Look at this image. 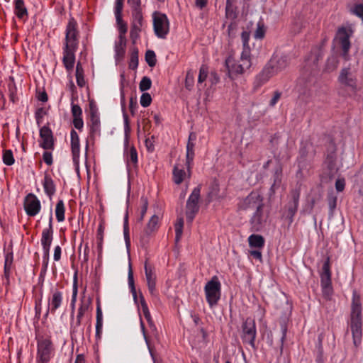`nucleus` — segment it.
I'll return each mask as SVG.
<instances>
[{
    "label": "nucleus",
    "mask_w": 363,
    "mask_h": 363,
    "mask_svg": "<svg viewBox=\"0 0 363 363\" xmlns=\"http://www.w3.org/2000/svg\"><path fill=\"white\" fill-rule=\"evenodd\" d=\"M40 136L42 140L41 147L45 150H50L53 147V137L51 130L43 126L40 130Z\"/></svg>",
    "instance_id": "obj_20"
},
{
    "label": "nucleus",
    "mask_w": 363,
    "mask_h": 363,
    "mask_svg": "<svg viewBox=\"0 0 363 363\" xmlns=\"http://www.w3.org/2000/svg\"><path fill=\"white\" fill-rule=\"evenodd\" d=\"M145 273L148 290L152 295H154L156 289V274L147 261L145 263Z\"/></svg>",
    "instance_id": "obj_18"
},
{
    "label": "nucleus",
    "mask_w": 363,
    "mask_h": 363,
    "mask_svg": "<svg viewBox=\"0 0 363 363\" xmlns=\"http://www.w3.org/2000/svg\"><path fill=\"white\" fill-rule=\"evenodd\" d=\"M320 282L321 285H328L331 284V274L328 261L325 262L323 265L322 273L320 275Z\"/></svg>",
    "instance_id": "obj_30"
},
{
    "label": "nucleus",
    "mask_w": 363,
    "mask_h": 363,
    "mask_svg": "<svg viewBox=\"0 0 363 363\" xmlns=\"http://www.w3.org/2000/svg\"><path fill=\"white\" fill-rule=\"evenodd\" d=\"M13 261L12 254H7L5 257L4 263V275L6 278L9 277L11 264Z\"/></svg>",
    "instance_id": "obj_44"
},
{
    "label": "nucleus",
    "mask_w": 363,
    "mask_h": 363,
    "mask_svg": "<svg viewBox=\"0 0 363 363\" xmlns=\"http://www.w3.org/2000/svg\"><path fill=\"white\" fill-rule=\"evenodd\" d=\"M325 164L328 166V168L330 170L329 174L333 176L337 171V167L336 165V155H335V148L333 145L330 146V150L327 154Z\"/></svg>",
    "instance_id": "obj_24"
},
{
    "label": "nucleus",
    "mask_w": 363,
    "mask_h": 363,
    "mask_svg": "<svg viewBox=\"0 0 363 363\" xmlns=\"http://www.w3.org/2000/svg\"><path fill=\"white\" fill-rule=\"evenodd\" d=\"M132 16H133L132 26L135 27V28L136 30L138 29V28H141V27L143 26V21L141 9L133 10Z\"/></svg>",
    "instance_id": "obj_33"
},
{
    "label": "nucleus",
    "mask_w": 363,
    "mask_h": 363,
    "mask_svg": "<svg viewBox=\"0 0 363 363\" xmlns=\"http://www.w3.org/2000/svg\"><path fill=\"white\" fill-rule=\"evenodd\" d=\"M354 30L351 26H341L338 28L335 41L342 50V55L345 60H348V52L351 48L350 38Z\"/></svg>",
    "instance_id": "obj_3"
},
{
    "label": "nucleus",
    "mask_w": 363,
    "mask_h": 363,
    "mask_svg": "<svg viewBox=\"0 0 363 363\" xmlns=\"http://www.w3.org/2000/svg\"><path fill=\"white\" fill-rule=\"evenodd\" d=\"M140 30H141V28H138V29L136 30L135 28V27L131 26L130 35V38L133 40V42H135L136 40V39L138 38L139 33L140 32Z\"/></svg>",
    "instance_id": "obj_62"
},
{
    "label": "nucleus",
    "mask_w": 363,
    "mask_h": 363,
    "mask_svg": "<svg viewBox=\"0 0 363 363\" xmlns=\"http://www.w3.org/2000/svg\"><path fill=\"white\" fill-rule=\"evenodd\" d=\"M206 298L211 307L217 305L221 294V284L216 276H213L204 287Z\"/></svg>",
    "instance_id": "obj_4"
},
{
    "label": "nucleus",
    "mask_w": 363,
    "mask_h": 363,
    "mask_svg": "<svg viewBox=\"0 0 363 363\" xmlns=\"http://www.w3.org/2000/svg\"><path fill=\"white\" fill-rule=\"evenodd\" d=\"M89 306H90L89 301H83L82 302V304L80 305V306L78 309V313H77V323H76L77 325H79L81 324L82 318L84 316V313L88 311Z\"/></svg>",
    "instance_id": "obj_37"
},
{
    "label": "nucleus",
    "mask_w": 363,
    "mask_h": 363,
    "mask_svg": "<svg viewBox=\"0 0 363 363\" xmlns=\"http://www.w3.org/2000/svg\"><path fill=\"white\" fill-rule=\"evenodd\" d=\"M289 65L288 57L282 56L278 60L273 59L270 61L269 65L273 70L276 71V74L284 69Z\"/></svg>",
    "instance_id": "obj_29"
},
{
    "label": "nucleus",
    "mask_w": 363,
    "mask_h": 363,
    "mask_svg": "<svg viewBox=\"0 0 363 363\" xmlns=\"http://www.w3.org/2000/svg\"><path fill=\"white\" fill-rule=\"evenodd\" d=\"M53 351V345L49 339H39L38 340L36 363H49L52 357Z\"/></svg>",
    "instance_id": "obj_5"
},
{
    "label": "nucleus",
    "mask_w": 363,
    "mask_h": 363,
    "mask_svg": "<svg viewBox=\"0 0 363 363\" xmlns=\"http://www.w3.org/2000/svg\"><path fill=\"white\" fill-rule=\"evenodd\" d=\"M268 218L267 213L263 211L262 208H258L252 216L250 223L253 231H259L265 225Z\"/></svg>",
    "instance_id": "obj_15"
},
{
    "label": "nucleus",
    "mask_w": 363,
    "mask_h": 363,
    "mask_svg": "<svg viewBox=\"0 0 363 363\" xmlns=\"http://www.w3.org/2000/svg\"><path fill=\"white\" fill-rule=\"evenodd\" d=\"M15 13L18 18L23 19L28 16V11L23 0H15Z\"/></svg>",
    "instance_id": "obj_32"
},
{
    "label": "nucleus",
    "mask_w": 363,
    "mask_h": 363,
    "mask_svg": "<svg viewBox=\"0 0 363 363\" xmlns=\"http://www.w3.org/2000/svg\"><path fill=\"white\" fill-rule=\"evenodd\" d=\"M103 323H96V338L100 340L102 334Z\"/></svg>",
    "instance_id": "obj_63"
},
{
    "label": "nucleus",
    "mask_w": 363,
    "mask_h": 363,
    "mask_svg": "<svg viewBox=\"0 0 363 363\" xmlns=\"http://www.w3.org/2000/svg\"><path fill=\"white\" fill-rule=\"evenodd\" d=\"M321 57L320 51L316 50L314 53H311L309 57L306 60V65L304 66V72L298 80V86H303L308 89L311 84L313 82V77L311 75L317 68V63Z\"/></svg>",
    "instance_id": "obj_2"
},
{
    "label": "nucleus",
    "mask_w": 363,
    "mask_h": 363,
    "mask_svg": "<svg viewBox=\"0 0 363 363\" xmlns=\"http://www.w3.org/2000/svg\"><path fill=\"white\" fill-rule=\"evenodd\" d=\"M3 162L8 166H11L14 163L15 160L13 155V152L11 150H6L4 151Z\"/></svg>",
    "instance_id": "obj_43"
},
{
    "label": "nucleus",
    "mask_w": 363,
    "mask_h": 363,
    "mask_svg": "<svg viewBox=\"0 0 363 363\" xmlns=\"http://www.w3.org/2000/svg\"><path fill=\"white\" fill-rule=\"evenodd\" d=\"M350 11L363 21V0H354Z\"/></svg>",
    "instance_id": "obj_34"
},
{
    "label": "nucleus",
    "mask_w": 363,
    "mask_h": 363,
    "mask_svg": "<svg viewBox=\"0 0 363 363\" xmlns=\"http://www.w3.org/2000/svg\"><path fill=\"white\" fill-rule=\"evenodd\" d=\"M123 8V0H116L115 4V15L116 18L118 21L121 20V16Z\"/></svg>",
    "instance_id": "obj_52"
},
{
    "label": "nucleus",
    "mask_w": 363,
    "mask_h": 363,
    "mask_svg": "<svg viewBox=\"0 0 363 363\" xmlns=\"http://www.w3.org/2000/svg\"><path fill=\"white\" fill-rule=\"evenodd\" d=\"M252 65L250 55H248L247 50L242 51L240 59L235 60L232 56L225 60V66L228 72V76L234 79L237 76L243 74Z\"/></svg>",
    "instance_id": "obj_1"
},
{
    "label": "nucleus",
    "mask_w": 363,
    "mask_h": 363,
    "mask_svg": "<svg viewBox=\"0 0 363 363\" xmlns=\"http://www.w3.org/2000/svg\"><path fill=\"white\" fill-rule=\"evenodd\" d=\"M77 49L63 48L62 62L67 72L73 70L75 62V52Z\"/></svg>",
    "instance_id": "obj_22"
},
{
    "label": "nucleus",
    "mask_w": 363,
    "mask_h": 363,
    "mask_svg": "<svg viewBox=\"0 0 363 363\" xmlns=\"http://www.w3.org/2000/svg\"><path fill=\"white\" fill-rule=\"evenodd\" d=\"M117 24L118 25L119 30V38H121V44H123V38L125 37V34L127 32V26L126 23L123 21L122 16H121V20L118 21L116 19Z\"/></svg>",
    "instance_id": "obj_42"
},
{
    "label": "nucleus",
    "mask_w": 363,
    "mask_h": 363,
    "mask_svg": "<svg viewBox=\"0 0 363 363\" xmlns=\"http://www.w3.org/2000/svg\"><path fill=\"white\" fill-rule=\"evenodd\" d=\"M126 44L125 38H123V44H121V38H118V41L116 44V52L118 55H123L125 52V47Z\"/></svg>",
    "instance_id": "obj_55"
},
{
    "label": "nucleus",
    "mask_w": 363,
    "mask_h": 363,
    "mask_svg": "<svg viewBox=\"0 0 363 363\" xmlns=\"http://www.w3.org/2000/svg\"><path fill=\"white\" fill-rule=\"evenodd\" d=\"M350 320H362L361 297L356 290H354L352 293Z\"/></svg>",
    "instance_id": "obj_16"
},
{
    "label": "nucleus",
    "mask_w": 363,
    "mask_h": 363,
    "mask_svg": "<svg viewBox=\"0 0 363 363\" xmlns=\"http://www.w3.org/2000/svg\"><path fill=\"white\" fill-rule=\"evenodd\" d=\"M186 167H188L186 166ZM173 181L176 184H180L191 177V167L186 172L179 164H175L173 169Z\"/></svg>",
    "instance_id": "obj_19"
},
{
    "label": "nucleus",
    "mask_w": 363,
    "mask_h": 363,
    "mask_svg": "<svg viewBox=\"0 0 363 363\" xmlns=\"http://www.w3.org/2000/svg\"><path fill=\"white\" fill-rule=\"evenodd\" d=\"M241 38H242V46H243L242 51L247 50L248 55H250V48L248 45V41L250 39V33L247 31H243L241 35Z\"/></svg>",
    "instance_id": "obj_47"
},
{
    "label": "nucleus",
    "mask_w": 363,
    "mask_h": 363,
    "mask_svg": "<svg viewBox=\"0 0 363 363\" xmlns=\"http://www.w3.org/2000/svg\"><path fill=\"white\" fill-rule=\"evenodd\" d=\"M71 147L73 160H75L79 156L80 145L79 135L74 130L71 131Z\"/></svg>",
    "instance_id": "obj_28"
},
{
    "label": "nucleus",
    "mask_w": 363,
    "mask_h": 363,
    "mask_svg": "<svg viewBox=\"0 0 363 363\" xmlns=\"http://www.w3.org/2000/svg\"><path fill=\"white\" fill-rule=\"evenodd\" d=\"M82 111L79 106L77 104H72V114L73 118L82 117Z\"/></svg>",
    "instance_id": "obj_58"
},
{
    "label": "nucleus",
    "mask_w": 363,
    "mask_h": 363,
    "mask_svg": "<svg viewBox=\"0 0 363 363\" xmlns=\"http://www.w3.org/2000/svg\"><path fill=\"white\" fill-rule=\"evenodd\" d=\"M55 215L58 222H62L65 220V206L62 200L58 201L56 204Z\"/></svg>",
    "instance_id": "obj_39"
},
{
    "label": "nucleus",
    "mask_w": 363,
    "mask_h": 363,
    "mask_svg": "<svg viewBox=\"0 0 363 363\" xmlns=\"http://www.w3.org/2000/svg\"><path fill=\"white\" fill-rule=\"evenodd\" d=\"M338 65V60L335 57H331L328 58L326 64V69L328 72H332L335 70Z\"/></svg>",
    "instance_id": "obj_51"
},
{
    "label": "nucleus",
    "mask_w": 363,
    "mask_h": 363,
    "mask_svg": "<svg viewBox=\"0 0 363 363\" xmlns=\"http://www.w3.org/2000/svg\"><path fill=\"white\" fill-rule=\"evenodd\" d=\"M145 60L150 67H152L155 66L157 60L155 52L147 50L145 53Z\"/></svg>",
    "instance_id": "obj_46"
},
{
    "label": "nucleus",
    "mask_w": 363,
    "mask_h": 363,
    "mask_svg": "<svg viewBox=\"0 0 363 363\" xmlns=\"http://www.w3.org/2000/svg\"><path fill=\"white\" fill-rule=\"evenodd\" d=\"M345 180L344 179H337L335 182V188L336 190L339 192L342 191L345 188Z\"/></svg>",
    "instance_id": "obj_64"
},
{
    "label": "nucleus",
    "mask_w": 363,
    "mask_h": 363,
    "mask_svg": "<svg viewBox=\"0 0 363 363\" xmlns=\"http://www.w3.org/2000/svg\"><path fill=\"white\" fill-rule=\"evenodd\" d=\"M242 329V338L243 342L249 344L253 349H255L257 330L255 320L250 318H247L243 323Z\"/></svg>",
    "instance_id": "obj_8"
},
{
    "label": "nucleus",
    "mask_w": 363,
    "mask_h": 363,
    "mask_svg": "<svg viewBox=\"0 0 363 363\" xmlns=\"http://www.w3.org/2000/svg\"><path fill=\"white\" fill-rule=\"evenodd\" d=\"M153 27L156 35L160 38H165L169 33V21L165 14L155 12L153 14Z\"/></svg>",
    "instance_id": "obj_10"
},
{
    "label": "nucleus",
    "mask_w": 363,
    "mask_h": 363,
    "mask_svg": "<svg viewBox=\"0 0 363 363\" xmlns=\"http://www.w3.org/2000/svg\"><path fill=\"white\" fill-rule=\"evenodd\" d=\"M208 69L206 66L202 65L199 70V74L198 78V84H202L207 78Z\"/></svg>",
    "instance_id": "obj_54"
},
{
    "label": "nucleus",
    "mask_w": 363,
    "mask_h": 363,
    "mask_svg": "<svg viewBox=\"0 0 363 363\" xmlns=\"http://www.w3.org/2000/svg\"><path fill=\"white\" fill-rule=\"evenodd\" d=\"M183 226H184V219L182 218H178L177 223H175V226H174L175 227V233H176V237H175L176 243L179 242L182 238Z\"/></svg>",
    "instance_id": "obj_40"
},
{
    "label": "nucleus",
    "mask_w": 363,
    "mask_h": 363,
    "mask_svg": "<svg viewBox=\"0 0 363 363\" xmlns=\"http://www.w3.org/2000/svg\"><path fill=\"white\" fill-rule=\"evenodd\" d=\"M52 213L50 214V220H49V228L44 229L42 233L41 238V244L43 248L44 256H43V262L45 269L47 268L48 262L49 259L50 255V247L52 241Z\"/></svg>",
    "instance_id": "obj_9"
},
{
    "label": "nucleus",
    "mask_w": 363,
    "mask_h": 363,
    "mask_svg": "<svg viewBox=\"0 0 363 363\" xmlns=\"http://www.w3.org/2000/svg\"><path fill=\"white\" fill-rule=\"evenodd\" d=\"M276 74V71L273 70L269 65H267L264 68L260 74L256 77L255 84V86L259 87L265 84L272 76Z\"/></svg>",
    "instance_id": "obj_23"
},
{
    "label": "nucleus",
    "mask_w": 363,
    "mask_h": 363,
    "mask_svg": "<svg viewBox=\"0 0 363 363\" xmlns=\"http://www.w3.org/2000/svg\"><path fill=\"white\" fill-rule=\"evenodd\" d=\"M201 193V187L198 186L194 188L190 196L189 197L186 201V220L188 223H191L194 220L196 214L198 213L199 206V200L200 198Z\"/></svg>",
    "instance_id": "obj_7"
},
{
    "label": "nucleus",
    "mask_w": 363,
    "mask_h": 363,
    "mask_svg": "<svg viewBox=\"0 0 363 363\" xmlns=\"http://www.w3.org/2000/svg\"><path fill=\"white\" fill-rule=\"evenodd\" d=\"M16 87L14 85H9V93H10V99L13 103H15L18 99L16 94Z\"/></svg>",
    "instance_id": "obj_61"
},
{
    "label": "nucleus",
    "mask_w": 363,
    "mask_h": 363,
    "mask_svg": "<svg viewBox=\"0 0 363 363\" xmlns=\"http://www.w3.org/2000/svg\"><path fill=\"white\" fill-rule=\"evenodd\" d=\"M240 208L244 210H257L263 208L262 199L258 194L252 193L243 200Z\"/></svg>",
    "instance_id": "obj_14"
},
{
    "label": "nucleus",
    "mask_w": 363,
    "mask_h": 363,
    "mask_svg": "<svg viewBox=\"0 0 363 363\" xmlns=\"http://www.w3.org/2000/svg\"><path fill=\"white\" fill-rule=\"evenodd\" d=\"M151 85H152L151 79L147 77H143V79H141V81L140 82L139 88L141 91H145L150 89L151 87Z\"/></svg>",
    "instance_id": "obj_50"
},
{
    "label": "nucleus",
    "mask_w": 363,
    "mask_h": 363,
    "mask_svg": "<svg viewBox=\"0 0 363 363\" xmlns=\"http://www.w3.org/2000/svg\"><path fill=\"white\" fill-rule=\"evenodd\" d=\"M125 155L127 165L128 167H135L138 163V153L136 149L133 146L128 147L127 144Z\"/></svg>",
    "instance_id": "obj_27"
},
{
    "label": "nucleus",
    "mask_w": 363,
    "mask_h": 363,
    "mask_svg": "<svg viewBox=\"0 0 363 363\" xmlns=\"http://www.w3.org/2000/svg\"><path fill=\"white\" fill-rule=\"evenodd\" d=\"M128 284H129V287L130 289L131 293L133 294L134 298H136V291H135V284H134L133 272L131 269H130V271L128 272Z\"/></svg>",
    "instance_id": "obj_57"
},
{
    "label": "nucleus",
    "mask_w": 363,
    "mask_h": 363,
    "mask_svg": "<svg viewBox=\"0 0 363 363\" xmlns=\"http://www.w3.org/2000/svg\"><path fill=\"white\" fill-rule=\"evenodd\" d=\"M225 16L228 18L233 20L237 18L236 7L235 5H226Z\"/></svg>",
    "instance_id": "obj_48"
},
{
    "label": "nucleus",
    "mask_w": 363,
    "mask_h": 363,
    "mask_svg": "<svg viewBox=\"0 0 363 363\" xmlns=\"http://www.w3.org/2000/svg\"><path fill=\"white\" fill-rule=\"evenodd\" d=\"M43 186L45 194L51 198L55 194L56 189L54 181L51 176L47 172H45L44 175Z\"/></svg>",
    "instance_id": "obj_26"
},
{
    "label": "nucleus",
    "mask_w": 363,
    "mask_h": 363,
    "mask_svg": "<svg viewBox=\"0 0 363 363\" xmlns=\"http://www.w3.org/2000/svg\"><path fill=\"white\" fill-rule=\"evenodd\" d=\"M299 197L300 193L298 191H293L291 192V199L286 205V216L291 220V221H292L293 217L297 211Z\"/></svg>",
    "instance_id": "obj_21"
},
{
    "label": "nucleus",
    "mask_w": 363,
    "mask_h": 363,
    "mask_svg": "<svg viewBox=\"0 0 363 363\" xmlns=\"http://www.w3.org/2000/svg\"><path fill=\"white\" fill-rule=\"evenodd\" d=\"M249 245L251 247L262 249L264 245V239L260 235L252 234L248 238Z\"/></svg>",
    "instance_id": "obj_31"
},
{
    "label": "nucleus",
    "mask_w": 363,
    "mask_h": 363,
    "mask_svg": "<svg viewBox=\"0 0 363 363\" xmlns=\"http://www.w3.org/2000/svg\"><path fill=\"white\" fill-rule=\"evenodd\" d=\"M194 143L192 141H188L186 145V164L188 168H190V165L193 162L194 157Z\"/></svg>",
    "instance_id": "obj_38"
},
{
    "label": "nucleus",
    "mask_w": 363,
    "mask_h": 363,
    "mask_svg": "<svg viewBox=\"0 0 363 363\" xmlns=\"http://www.w3.org/2000/svg\"><path fill=\"white\" fill-rule=\"evenodd\" d=\"M350 329L353 338V344L358 347L362 342V320H350Z\"/></svg>",
    "instance_id": "obj_17"
},
{
    "label": "nucleus",
    "mask_w": 363,
    "mask_h": 363,
    "mask_svg": "<svg viewBox=\"0 0 363 363\" xmlns=\"http://www.w3.org/2000/svg\"><path fill=\"white\" fill-rule=\"evenodd\" d=\"M194 75L195 72L191 69H189L186 72L185 79V87L189 91L192 89L194 84Z\"/></svg>",
    "instance_id": "obj_41"
},
{
    "label": "nucleus",
    "mask_w": 363,
    "mask_h": 363,
    "mask_svg": "<svg viewBox=\"0 0 363 363\" xmlns=\"http://www.w3.org/2000/svg\"><path fill=\"white\" fill-rule=\"evenodd\" d=\"M90 118L88 125L89 126L90 137L94 138L100 134V119L96 107L90 104Z\"/></svg>",
    "instance_id": "obj_12"
},
{
    "label": "nucleus",
    "mask_w": 363,
    "mask_h": 363,
    "mask_svg": "<svg viewBox=\"0 0 363 363\" xmlns=\"http://www.w3.org/2000/svg\"><path fill=\"white\" fill-rule=\"evenodd\" d=\"M140 306H141V309L143 311V314L145 318L146 319L147 318H149V316H150L151 315L149 311L147 304L146 303V301L142 294H140Z\"/></svg>",
    "instance_id": "obj_53"
},
{
    "label": "nucleus",
    "mask_w": 363,
    "mask_h": 363,
    "mask_svg": "<svg viewBox=\"0 0 363 363\" xmlns=\"http://www.w3.org/2000/svg\"><path fill=\"white\" fill-rule=\"evenodd\" d=\"M321 287L323 296H324V298H326L327 300L330 299L331 296L333 295V293L332 284H323L321 285Z\"/></svg>",
    "instance_id": "obj_49"
},
{
    "label": "nucleus",
    "mask_w": 363,
    "mask_h": 363,
    "mask_svg": "<svg viewBox=\"0 0 363 363\" xmlns=\"http://www.w3.org/2000/svg\"><path fill=\"white\" fill-rule=\"evenodd\" d=\"M138 65V51L137 49H134L130 55V60L129 67L132 69L137 68Z\"/></svg>",
    "instance_id": "obj_45"
},
{
    "label": "nucleus",
    "mask_w": 363,
    "mask_h": 363,
    "mask_svg": "<svg viewBox=\"0 0 363 363\" xmlns=\"http://www.w3.org/2000/svg\"><path fill=\"white\" fill-rule=\"evenodd\" d=\"M160 217L157 215H153L149 220L145 228V233L150 234L157 230L159 228Z\"/></svg>",
    "instance_id": "obj_35"
},
{
    "label": "nucleus",
    "mask_w": 363,
    "mask_h": 363,
    "mask_svg": "<svg viewBox=\"0 0 363 363\" xmlns=\"http://www.w3.org/2000/svg\"><path fill=\"white\" fill-rule=\"evenodd\" d=\"M62 302V294L60 291H55L52 292V296L49 299L48 310L54 313L55 311L61 306Z\"/></svg>",
    "instance_id": "obj_25"
},
{
    "label": "nucleus",
    "mask_w": 363,
    "mask_h": 363,
    "mask_svg": "<svg viewBox=\"0 0 363 363\" xmlns=\"http://www.w3.org/2000/svg\"><path fill=\"white\" fill-rule=\"evenodd\" d=\"M24 208L29 216H35L39 213L40 203L33 194H29L26 196L24 201Z\"/></svg>",
    "instance_id": "obj_13"
},
{
    "label": "nucleus",
    "mask_w": 363,
    "mask_h": 363,
    "mask_svg": "<svg viewBox=\"0 0 363 363\" xmlns=\"http://www.w3.org/2000/svg\"><path fill=\"white\" fill-rule=\"evenodd\" d=\"M76 79L77 84L79 86L83 87L86 84L84 75V69L82 64L79 62L76 67Z\"/></svg>",
    "instance_id": "obj_36"
},
{
    "label": "nucleus",
    "mask_w": 363,
    "mask_h": 363,
    "mask_svg": "<svg viewBox=\"0 0 363 363\" xmlns=\"http://www.w3.org/2000/svg\"><path fill=\"white\" fill-rule=\"evenodd\" d=\"M43 158L44 162L48 165H51L52 164V153L50 152L45 151L43 153Z\"/></svg>",
    "instance_id": "obj_60"
},
{
    "label": "nucleus",
    "mask_w": 363,
    "mask_h": 363,
    "mask_svg": "<svg viewBox=\"0 0 363 363\" xmlns=\"http://www.w3.org/2000/svg\"><path fill=\"white\" fill-rule=\"evenodd\" d=\"M77 23L74 18L69 19L65 30V42L63 48L77 49L79 45V32Z\"/></svg>",
    "instance_id": "obj_6"
},
{
    "label": "nucleus",
    "mask_w": 363,
    "mask_h": 363,
    "mask_svg": "<svg viewBox=\"0 0 363 363\" xmlns=\"http://www.w3.org/2000/svg\"><path fill=\"white\" fill-rule=\"evenodd\" d=\"M152 101V98L150 94L143 93L140 97V104L143 107H147L150 105Z\"/></svg>",
    "instance_id": "obj_56"
},
{
    "label": "nucleus",
    "mask_w": 363,
    "mask_h": 363,
    "mask_svg": "<svg viewBox=\"0 0 363 363\" xmlns=\"http://www.w3.org/2000/svg\"><path fill=\"white\" fill-rule=\"evenodd\" d=\"M73 125L77 129L79 130H82L84 126V122L82 117L73 118Z\"/></svg>",
    "instance_id": "obj_59"
},
{
    "label": "nucleus",
    "mask_w": 363,
    "mask_h": 363,
    "mask_svg": "<svg viewBox=\"0 0 363 363\" xmlns=\"http://www.w3.org/2000/svg\"><path fill=\"white\" fill-rule=\"evenodd\" d=\"M338 83L342 88L354 91L357 87V78L350 67H344L340 70L337 78Z\"/></svg>",
    "instance_id": "obj_11"
}]
</instances>
